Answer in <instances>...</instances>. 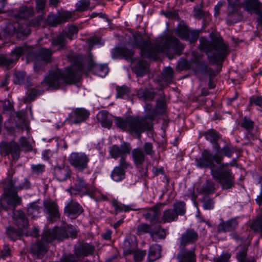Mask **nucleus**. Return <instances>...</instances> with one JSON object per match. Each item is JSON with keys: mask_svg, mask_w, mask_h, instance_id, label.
Returning a JSON list of instances; mask_svg holds the SVG:
<instances>
[{"mask_svg": "<svg viewBox=\"0 0 262 262\" xmlns=\"http://www.w3.org/2000/svg\"><path fill=\"white\" fill-rule=\"evenodd\" d=\"M84 72H92L99 77H104L108 73V68L106 64L95 63L91 55L86 58L78 55L76 62L65 71L62 72L59 69L51 71L45 77L43 83L48 89H57L61 85L72 83L77 76Z\"/></svg>", "mask_w": 262, "mask_h": 262, "instance_id": "1", "label": "nucleus"}, {"mask_svg": "<svg viewBox=\"0 0 262 262\" xmlns=\"http://www.w3.org/2000/svg\"><path fill=\"white\" fill-rule=\"evenodd\" d=\"M213 159L217 163H220L223 159V156L221 154H216L213 156ZM195 161L196 165L199 167H210L213 178L222 185L223 188L228 189L231 187L232 177L230 170L227 167L228 164L222 165L218 169H215L213 167L211 155L206 150L203 151L202 156L199 159H196Z\"/></svg>", "mask_w": 262, "mask_h": 262, "instance_id": "2", "label": "nucleus"}, {"mask_svg": "<svg viewBox=\"0 0 262 262\" xmlns=\"http://www.w3.org/2000/svg\"><path fill=\"white\" fill-rule=\"evenodd\" d=\"M151 121V117L145 116L140 118L138 116L130 115L124 119L117 117L115 120V123L117 127L123 130L129 132L130 134L135 133L139 138L140 134L149 127Z\"/></svg>", "mask_w": 262, "mask_h": 262, "instance_id": "3", "label": "nucleus"}, {"mask_svg": "<svg viewBox=\"0 0 262 262\" xmlns=\"http://www.w3.org/2000/svg\"><path fill=\"white\" fill-rule=\"evenodd\" d=\"M206 54L210 60L221 59L227 54V46L223 42L214 43L207 50Z\"/></svg>", "mask_w": 262, "mask_h": 262, "instance_id": "4", "label": "nucleus"}, {"mask_svg": "<svg viewBox=\"0 0 262 262\" xmlns=\"http://www.w3.org/2000/svg\"><path fill=\"white\" fill-rule=\"evenodd\" d=\"M89 161V157L83 152H73L69 157L70 164L79 171L88 168Z\"/></svg>", "mask_w": 262, "mask_h": 262, "instance_id": "5", "label": "nucleus"}, {"mask_svg": "<svg viewBox=\"0 0 262 262\" xmlns=\"http://www.w3.org/2000/svg\"><path fill=\"white\" fill-rule=\"evenodd\" d=\"M55 238H56V236L54 233L50 231H47L44 235V241L46 243L38 242L33 245L32 247L33 252L38 255L44 254L47 250L46 243H49Z\"/></svg>", "mask_w": 262, "mask_h": 262, "instance_id": "6", "label": "nucleus"}, {"mask_svg": "<svg viewBox=\"0 0 262 262\" xmlns=\"http://www.w3.org/2000/svg\"><path fill=\"white\" fill-rule=\"evenodd\" d=\"M68 191L71 194H79L81 196L89 194L93 192L89 189V185L86 184L82 179L78 178L74 186L70 187Z\"/></svg>", "mask_w": 262, "mask_h": 262, "instance_id": "7", "label": "nucleus"}, {"mask_svg": "<svg viewBox=\"0 0 262 262\" xmlns=\"http://www.w3.org/2000/svg\"><path fill=\"white\" fill-rule=\"evenodd\" d=\"M1 151L5 152L7 155L11 154L14 159H17L19 157V146L13 141L9 143L2 142L1 145Z\"/></svg>", "mask_w": 262, "mask_h": 262, "instance_id": "8", "label": "nucleus"}, {"mask_svg": "<svg viewBox=\"0 0 262 262\" xmlns=\"http://www.w3.org/2000/svg\"><path fill=\"white\" fill-rule=\"evenodd\" d=\"M89 115V112L85 108H78L72 111L71 118L74 123H80L86 120Z\"/></svg>", "mask_w": 262, "mask_h": 262, "instance_id": "9", "label": "nucleus"}, {"mask_svg": "<svg viewBox=\"0 0 262 262\" xmlns=\"http://www.w3.org/2000/svg\"><path fill=\"white\" fill-rule=\"evenodd\" d=\"M81 208L77 202L71 201L64 208L66 214L70 219L76 218L81 213Z\"/></svg>", "mask_w": 262, "mask_h": 262, "instance_id": "10", "label": "nucleus"}, {"mask_svg": "<svg viewBox=\"0 0 262 262\" xmlns=\"http://www.w3.org/2000/svg\"><path fill=\"white\" fill-rule=\"evenodd\" d=\"M43 205L45 209L51 218L52 221H53L52 219H56L59 217L57 206L55 202L46 200L44 202Z\"/></svg>", "mask_w": 262, "mask_h": 262, "instance_id": "11", "label": "nucleus"}, {"mask_svg": "<svg viewBox=\"0 0 262 262\" xmlns=\"http://www.w3.org/2000/svg\"><path fill=\"white\" fill-rule=\"evenodd\" d=\"M70 175V170L67 166H57L54 168V176L59 181H65Z\"/></svg>", "mask_w": 262, "mask_h": 262, "instance_id": "12", "label": "nucleus"}, {"mask_svg": "<svg viewBox=\"0 0 262 262\" xmlns=\"http://www.w3.org/2000/svg\"><path fill=\"white\" fill-rule=\"evenodd\" d=\"M179 36L183 39L189 40L190 42H192L196 40L198 37V32L194 31H190L185 27L182 30L179 31Z\"/></svg>", "mask_w": 262, "mask_h": 262, "instance_id": "13", "label": "nucleus"}, {"mask_svg": "<svg viewBox=\"0 0 262 262\" xmlns=\"http://www.w3.org/2000/svg\"><path fill=\"white\" fill-rule=\"evenodd\" d=\"M162 51V50L158 51L156 49L153 48L151 45L148 44H146L145 46L141 49V53L143 56L153 59H157L158 52Z\"/></svg>", "mask_w": 262, "mask_h": 262, "instance_id": "14", "label": "nucleus"}, {"mask_svg": "<svg viewBox=\"0 0 262 262\" xmlns=\"http://www.w3.org/2000/svg\"><path fill=\"white\" fill-rule=\"evenodd\" d=\"M237 223L235 220H231L226 222L220 223L218 226V230L222 232H229L235 229Z\"/></svg>", "mask_w": 262, "mask_h": 262, "instance_id": "15", "label": "nucleus"}, {"mask_svg": "<svg viewBox=\"0 0 262 262\" xmlns=\"http://www.w3.org/2000/svg\"><path fill=\"white\" fill-rule=\"evenodd\" d=\"M133 161L136 166L142 165L145 161V157L144 153L140 148H137L132 152Z\"/></svg>", "mask_w": 262, "mask_h": 262, "instance_id": "16", "label": "nucleus"}, {"mask_svg": "<svg viewBox=\"0 0 262 262\" xmlns=\"http://www.w3.org/2000/svg\"><path fill=\"white\" fill-rule=\"evenodd\" d=\"M93 251L94 247L92 245L84 244L81 245L79 248L76 249L75 253L78 256H86L92 254Z\"/></svg>", "mask_w": 262, "mask_h": 262, "instance_id": "17", "label": "nucleus"}, {"mask_svg": "<svg viewBox=\"0 0 262 262\" xmlns=\"http://www.w3.org/2000/svg\"><path fill=\"white\" fill-rule=\"evenodd\" d=\"M198 238V234L193 230H187L185 233L182 236V243L183 244H187L194 242Z\"/></svg>", "mask_w": 262, "mask_h": 262, "instance_id": "18", "label": "nucleus"}, {"mask_svg": "<svg viewBox=\"0 0 262 262\" xmlns=\"http://www.w3.org/2000/svg\"><path fill=\"white\" fill-rule=\"evenodd\" d=\"M161 255V247L157 244L152 245L149 250L148 258L149 261H152L159 257Z\"/></svg>", "mask_w": 262, "mask_h": 262, "instance_id": "19", "label": "nucleus"}, {"mask_svg": "<svg viewBox=\"0 0 262 262\" xmlns=\"http://www.w3.org/2000/svg\"><path fill=\"white\" fill-rule=\"evenodd\" d=\"M178 219V214L173 209H168L165 210L163 214L161 223H169L176 221Z\"/></svg>", "mask_w": 262, "mask_h": 262, "instance_id": "20", "label": "nucleus"}, {"mask_svg": "<svg viewBox=\"0 0 262 262\" xmlns=\"http://www.w3.org/2000/svg\"><path fill=\"white\" fill-rule=\"evenodd\" d=\"M259 7L258 0H245L244 9L249 13L257 11Z\"/></svg>", "mask_w": 262, "mask_h": 262, "instance_id": "21", "label": "nucleus"}, {"mask_svg": "<svg viewBox=\"0 0 262 262\" xmlns=\"http://www.w3.org/2000/svg\"><path fill=\"white\" fill-rule=\"evenodd\" d=\"M111 178L114 181H121L125 178V171L120 167H115L111 173Z\"/></svg>", "mask_w": 262, "mask_h": 262, "instance_id": "22", "label": "nucleus"}, {"mask_svg": "<svg viewBox=\"0 0 262 262\" xmlns=\"http://www.w3.org/2000/svg\"><path fill=\"white\" fill-rule=\"evenodd\" d=\"M160 215V211L157 208L150 209L145 214L146 219L149 220L151 223H155L158 222Z\"/></svg>", "mask_w": 262, "mask_h": 262, "instance_id": "23", "label": "nucleus"}, {"mask_svg": "<svg viewBox=\"0 0 262 262\" xmlns=\"http://www.w3.org/2000/svg\"><path fill=\"white\" fill-rule=\"evenodd\" d=\"M16 216H18V219H16V223L19 226V228L20 229L26 228L28 226V221L25 217V214L23 212L18 211L17 214L15 215V217Z\"/></svg>", "mask_w": 262, "mask_h": 262, "instance_id": "24", "label": "nucleus"}, {"mask_svg": "<svg viewBox=\"0 0 262 262\" xmlns=\"http://www.w3.org/2000/svg\"><path fill=\"white\" fill-rule=\"evenodd\" d=\"M113 205L116 211H128L129 210H136L137 209L133 207L132 205H125L122 204L117 201H114L113 202Z\"/></svg>", "mask_w": 262, "mask_h": 262, "instance_id": "25", "label": "nucleus"}, {"mask_svg": "<svg viewBox=\"0 0 262 262\" xmlns=\"http://www.w3.org/2000/svg\"><path fill=\"white\" fill-rule=\"evenodd\" d=\"M128 152V150L121 149L118 146L114 145L110 149L111 156L114 159H117L124 153Z\"/></svg>", "mask_w": 262, "mask_h": 262, "instance_id": "26", "label": "nucleus"}, {"mask_svg": "<svg viewBox=\"0 0 262 262\" xmlns=\"http://www.w3.org/2000/svg\"><path fill=\"white\" fill-rule=\"evenodd\" d=\"M39 210V207L35 203H31L28 208L27 213L28 215L31 218H34L38 216Z\"/></svg>", "mask_w": 262, "mask_h": 262, "instance_id": "27", "label": "nucleus"}, {"mask_svg": "<svg viewBox=\"0 0 262 262\" xmlns=\"http://www.w3.org/2000/svg\"><path fill=\"white\" fill-rule=\"evenodd\" d=\"M119 52L121 56L124 57L127 60L133 61L134 60V52L132 50L127 48H122L119 50Z\"/></svg>", "mask_w": 262, "mask_h": 262, "instance_id": "28", "label": "nucleus"}, {"mask_svg": "<svg viewBox=\"0 0 262 262\" xmlns=\"http://www.w3.org/2000/svg\"><path fill=\"white\" fill-rule=\"evenodd\" d=\"M174 211L175 212L180 215H183L185 212V203L183 202H177L174 204Z\"/></svg>", "mask_w": 262, "mask_h": 262, "instance_id": "29", "label": "nucleus"}, {"mask_svg": "<svg viewBox=\"0 0 262 262\" xmlns=\"http://www.w3.org/2000/svg\"><path fill=\"white\" fill-rule=\"evenodd\" d=\"M137 96L138 97L143 99L144 100L151 99L153 97L151 93L143 89H140L138 91Z\"/></svg>", "mask_w": 262, "mask_h": 262, "instance_id": "30", "label": "nucleus"}, {"mask_svg": "<svg viewBox=\"0 0 262 262\" xmlns=\"http://www.w3.org/2000/svg\"><path fill=\"white\" fill-rule=\"evenodd\" d=\"M147 64L145 62H140L135 69V72L138 76H142L146 72Z\"/></svg>", "mask_w": 262, "mask_h": 262, "instance_id": "31", "label": "nucleus"}, {"mask_svg": "<svg viewBox=\"0 0 262 262\" xmlns=\"http://www.w3.org/2000/svg\"><path fill=\"white\" fill-rule=\"evenodd\" d=\"M116 97L118 98H123L128 94L129 91L128 88L125 86L117 88Z\"/></svg>", "mask_w": 262, "mask_h": 262, "instance_id": "32", "label": "nucleus"}, {"mask_svg": "<svg viewBox=\"0 0 262 262\" xmlns=\"http://www.w3.org/2000/svg\"><path fill=\"white\" fill-rule=\"evenodd\" d=\"M137 232L139 234L142 233H150L152 235L153 233L151 232V227L146 224H142L138 227Z\"/></svg>", "mask_w": 262, "mask_h": 262, "instance_id": "33", "label": "nucleus"}, {"mask_svg": "<svg viewBox=\"0 0 262 262\" xmlns=\"http://www.w3.org/2000/svg\"><path fill=\"white\" fill-rule=\"evenodd\" d=\"M25 76L26 73L24 71L16 73L14 79V83L17 84H20L24 82Z\"/></svg>", "mask_w": 262, "mask_h": 262, "instance_id": "34", "label": "nucleus"}, {"mask_svg": "<svg viewBox=\"0 0 262 262\" xmlns=\"http://www.w3.org/2000/svg\"><path fill=\"white\" fill-rule=\"evenodd\" d=\"M77 27L74 26H71L65 31V33L68 38L72 39L74 37V35L77 33Z\"/></svg>", "mask_w": 262, "mask_h": 262, "instance_id": "35", "label": "nucleus"}, {"mask_svg": "<svg viewBox=\"0 0 262 262\" xmlns=\"http://www.w3.org/2000/svg\"><path fill=\"white\" fill-rule=\"evenodd\" d=\"M90 3L86 0L79 1L76 4V9L80 11H84L89 7Z\"/></svg>", "mask_w": 262, "mask_h": 262, "instance_id": "36", "label": "nucleus"}, {"mask_svg": "<svg viewBox=\"0 0 262 262\" xmlns=\"http://www.w3.org/2000/svg\"><path fill=\"white\" fill-rule=\"evenodd\" d=\"M52 52L50 50L43 49L40 51V56L43 61H48L51 57Z\"/></svg>", "mask_w": 262, "mask_h": 262, "instance_id": "37", "label": "nucleus"}, {"mask_svg": "<svg viewBox=\"0 0 262 262\" xmlns=\"http://www.w3.org/2000/svg\"><path fill=\"white\" fill-rule=\"evenodd\" d=\"M222 150L224 151L225 156L231 157L235 151V149L232 145H226L222 148Z\"/></svg>", "mask_w": 262, "mask_h": 262, "instance_id": "38", "label": "nucleus"}, {"mask_svg": "<svg viewBox=\"0 0 262 262\" xmlns=\"http://www.w3.org/2000/svg\"><path fill=\"white\" fill-rule=\"evenodd\" d=\"M31 169L33 172L39 174L45 170V165L40 164L32 165L31 166Z\"/></svg>", "mask_w": 262, "mask_h": 262, "instance_id": "39", "label": "nucleus"}, {"mask_svg": "<svg viewBox=\"0 0 262 262\" xmlns=\"http://www.w3.org/2000/svg\"><path fill=\"white\" fill-rule=\"evenodd\" d=\"M146 252L145 250L137 251L134 253V258L135 261H139L142 260L146 255Z\"/></svg>", "mask_w": 262, "mask_h": 262, "instance_id": "40", "label": "nucleus"}, {"mask_svg": "<svg viewBox=\"0 0 262 262\" xmlns=\"http://www.w3.org/2000/svg\"><path fill=\"white\" fill-rule=\"evenodd\" d=\"M10 201L12 204V205L14 207H15L16 205L20 204V198L16 194H14L10 199Z\"/></svg>", "mask_w": 262, "mask_h": 262, "instance_id": "41", "label": "nucleus"}, {"mask_svg": "<svg viewBox=\"0 0 262 262\" xmlns=\"http://www.w3.org/2000/svg\"><path fill=\"white\" fill-rule=\"evenodd\" d=\"M19 144L22 148L29 150L30 148L29 144L25 137H21L19 141Z\"/></svg>", "mask_w": 262, "mask_h": 262, "instance_id": "42", "label": "nucleus"}, {"mask_svg": "<svg viewBox=\"0 0 262 262\" xmlns=\"http://www.w3.org/2000/svg\"><path fill=\"white\" fill-rule=\"evenodd\" d=\"M203 207L205 209H212L214 207V202L211 199H208L206 200L204 204Z\"/></svg>", "mask_w": 262, "mask_h": 262, "instance_id": "43", "label": "nucleus"}, {"mask_svg": "<svg viewBox=\"0 0 262 262\" xmlns=\"http://www.w3.org/2000/svg\"><path fill=\"white\" fill-rule=\"evenodd\" d=\"M250 102L251 103L254 104L256 105L260 106L262 104V97H253L251 99Z\"/></svg>", "mask_w": 262, "mask_h": 262, "instance_id": "44", "label": "nucleus"}, {"mask_svg": "<svg viewBox=\"0 0 262 262\" xmlns=\"http://www.w3.org/2000/svg\"><path fill=\"white\" fill-rule=\"evenodd\" d=\"M144 151L147 155H151L152 152V146L150 143H145L144 145Z\"/></svg>", "mask_w": 262, "mask_h": 262, "instance_id": "45", "label": "nucleus"}, {"mask_svg": "<svg viewBox=\"0 0 262 262\" xmlns=\"http://www.w3.org/2000/svg\"><path fill=\"white\" fill-rule=\"evenodd\" d=\"M101 125L103 127L110 128L112 125V121L107 118H104L101 120Z\"/></svg>", "mask_w": 262, "mask_h": 262, "instance_id": "46", "label": "nucleus"}, {"mask_svg": "<svg viewBox=\"0 0 262 262\" xmlns=\"http://www.w3.org/2000/svg\"><path fill=\"white\" fill-rule=\"evenodd\" d=\"M129 166V164L126 162L125 161V159L123 157V156H122L120 160V163L118 166L117 167H120L121 168H122L123 169H125L127 167Z\"/></svg>", "mask_w": 262, "mask_h": 262, "instance_id": "47", "label": "nucleus"}, {"mask_svg": "<svg viewBox=\"0 0 262 262\" xmlns=\"http://www.w3.org/2000/svg\"><path fill=\"white\" fill-rule=\"evenodd\" d=\"M71 15L72 14L71 12H64L60 16L61 19L60 20V22L62 23L67 21L71 18Z\"/></svg>", "mask_w": 262, "mask_h": 262, "instance_id": "48", "label": "nucleus"}, {"mask_svg": "<svg viewBox=\"0 0 262 262\" xmlns=\"http://www.w3.org/2000/svg\"><path fill=\"white\" fill-rule=\"evenodd\" d=\"M242 126L247 129H250L253 127V123L250 120L245 119L242 123Z\"/></svg>", "mask_w": 262, "mask_h": 262, "instance_id": "49", "label": "nucleus"}, {"mask_svg": "<svg viewBox=\"0 0 262 262\" xmlns=\"http://www.w3.org/2000/svg\"><path fill=\"white\" fill-rule=\"evenodd\" d=\"M53 43L54 45L58 46L59 48H62L64 46V42L62 37H59L58 39L54 40Z\"/></svg>", "mask_w": 262, "mask_h": 262, "instance_id": "50", "label": "nucleus"}, {"mask_svg": "<svg viewBox=\"0 0 262 262\" xmlns=\"http://www.w3.org/2000/svg\"><path fill=\"white\" fill-rule=\"evenodd\" d=\"M45 1L44 0H37L36 7L38 10H41L44 8Z\"/></svg>", "mask_w": 262, "mask_h": 262, "instance_id": "51", "label": "nucleus"}, {"mask_svg": "<svg viewBox=\"0 0 262 262\" xmlns=\"http://www.w3.org/2000/svg\"><path fill=\"white\" fill-rule=\"evenodd\" d=\"M30 187V182L28 181V179H25L24 182L19 185V188L20 189H28Z\"/></svg>", "mask_w": 262, "mask_h": 262, "instance_id": "52", "label": "nucleus"}, {"mask_svg": "<svg viewBox=\"0 0 262 262\" xmlns=\"http://www.w3.org/2000/svg\"><path fill=\"white\" fill-rule=\"evenodd\" d=\"M51 156L52 152L50 150H44L42 153V156L43 158L46 160H48Z\"/></svg>", "mask_w": 262, "mask_h": 262, "instance_id": "53", "label": "nucleus"}, {"mask_svg": "<svg viewBox=\"0 0 262 262\" xmlns=\"http://www.w3.org/2000/svg\"><path fill=\"white\" fill-rule=\"evenodd\" d=\"M13 52L16 56H18L24 54V49L22 47H18L15 48Z\"/></svg>", "mask_w": 262, "mask_h": 262, "instance_id": "54", "label": "nucleus"}, {"mask_svg": "<svg viewBox=\"0 0 262 262\" xmlns=\"http://www.w3.org/2000/svg\"><path fill=\"white\" fill-rule=\"evenodd\" d=\"M194 255L193 252H190L188 254V259L187 262H194Z\"/></svg>", "mask_w": 262, "mask_h": 262, "instance_id": "55", "label": "nucleus"}, {"mask_svg": "<svg viewBox=\"0 0 262 262\" xmlns=\"http://www.w3.org/2000/svg\"><path fill=\"white\" fill-rule=\"evenodd\" d=\"M111 231H107L104 235L103 238L105 239H109L111 238Z\"/></svg>", "mask_w": 262, "mask_h": 262, "instance_id": "56", "label": "nucleus"}, {"mask_svg": "<svg viewBox=\"0 0 262 262\" xmlns=\"http://www.w3.org/2000/svg\"><path fill=\"white\" fill-rule=\"evenodd\" d=\"M257 203L261 204L262 203V194L260 195L257 196L256 199Z\"/></svg>", "mask_w": 262, "mask_h": 262, "instance_id": "57", "label": "nucleus"}, {"mask_svg": "<svg viewBox=\"0 0 262 262\" xmlns=\"http://www.w3.org/2000/svg\"><path fill=\"white\" fill-rule=\"evenodd\" d=\"M158 232H161L162 233L160 236L161 238H164L165 236V233L163 230H158Z\"/></svg>", "mask_w": 262, "mask_h": 262, "instance_id": "58", "label": "nucleus"}, {"mask_svg": "<svg viewBox=\"0 0 262 262\" xmlns=\"http://www.w3.org/2000/svg\"><path fill=\"white\" fill-rule=\"evenodd\" d=\"M223 4V2H220L218 3L217 5L215 6V9H219L220 7L222 6V5Z\"/></svg>", "mask_w": 262, "mask_h": 262, "instance_id": "59", "label": "nucleus"}, {"mask_svg": "<svg viewBox=\"0 0 262 262\" xmlns=\"http://www.w3.org/2000/svg\"><path fill=\"white\" fill-rule=\"evenodd\" d=\"M0 6H1V7H0V12H2L3 11V8H4V1H2V2H0Z\"/></svg>", "mask_w": 262, "mask_h": 262, "instance_id": "60", "label": "nucleus"}, {"mask_svg": "<svg viewBox=\"0 0 262 262\" xmlns=\"http://www.w3.org/2000/svg\"><path fill=\"white\" fill-rule=\"evenodd\" d=\"M58 2V0H50V3L51 4L55 5Z\"/></svg>", "mask_w": 262, "mask_h": 262, "instance_id": "61", "label": "nucleus"}, {"mask_svg": "<svg viewBox=\"0 0 262 262\" xmlns=\"http://www.w3.org/2000/svg\"><path fill=\"white\" fill-rule=\"evenodd\" d=\"M121 222H120V221L115 223L114 226V228H116L120 226V225L121 224Z\"/></svg>", "mask_w": 262, "mask_h": 262, "instance_id": "62", "label": "nucleus"}, {"mask_svg": "<svg viewBox=\"0 0 262 262\" xmlns=\"http://www.w3.org/2000/svg\"><path fill=\"white\" fill-rule=\"evenodd\" d=\"M214 136V135H213V133L211 132H208L206 133V137H208V136Z\"/></svg>", "mask_w": 262, "mask_h": 262, "instance_id": "63", "label": "nucleus"}, {"mask_svg": "<svg viewBox=\"0 0 262 262\" xmlns=\"http://www.w3.org/2000/svg\"><path fill=\"white\" fill-rule=\"evenodd\" d=\"M34 69L35 70H37V63H36L34 66Z\"/></svg>", "mask_w": 262, "mask_h": 262, "instance_id": "64", "label": "nucleus"}]
</instances>
